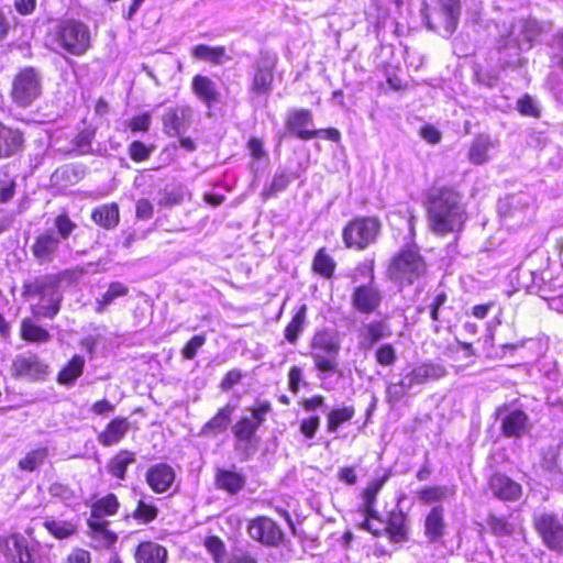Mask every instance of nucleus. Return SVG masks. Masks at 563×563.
Returning <instances> with one entry per match:
<instances>
[{
	"label": "nucleus",
	"mask_w": 563,
	"mask_h": 563,
	"mask_svg": "<svg viewBox=\"0 0 563 563\" xmlns=\"http://www.w3.org/2000/svg\"><path fill=\"white\" fill-rule=\"evenodd\" d=\"M59 247V238L53 231L40 234L32 245V254L40 263H51Z\"/></svg>",
	"instance_id": "nucleus-24"
},
{
	"label": "nucleus",
	"mask_w": 563,
	"mask_h": 563,
	"mask_svg": "<svg viewBox=\"0 0 563 563\" xmlns=\"http://www.w3.org/2000/svg\"><path fill=\"white\" fill-rule=\"evenodd\" d=\"M541 33V26L536 19L518 18L514 20L498 41L499 51H509V55H518L528 51Z\"/></svg>",
	"instance_id": "nucleus-4"
},
{
	"label": "nucleus",
	"mask_w": 563,
	"mask_h": 563,
	"mask_svg": "<svg viewBox=\"0 0 563 563\" xmlns=\"http://www.w3.org/2000/svg\"><path fill=\"white\" fill-rule=\"evenodd\" d=\"M152 148L147 147L141 141H133L129 146V154L132 161L143 162L151 155Z\"/></svg>",
	"instance_id": "nucleus-54"
},
{
	"label": "nucleus",
	"mask_w": 563,
	"mask_h": 563,
	"mask_svg": "<svg viewBox=\"0 0 563 563\" xmlns=\"http://www.w3.org/2000/svg\"><path fill=\"white\" fill-rule=\"evenodd\" d=\"M43 526L54 538L63 540L74 536L77 532L78 525L77 520L58 519V518H46L43 521Z\"/></svg>",
	"instance_id": "nucleus-33"
},
{
	"label": "nucleus",
	"mask_w": 563,
	"mask_h": 563,
	"mask_svg": "<svg viewBox=\"0 0 563 563\" xmlns=\"http://www.w3.org/2000/svg\"><path fill=\"white\" fill-rule=\"evenodd\" d=\"M275 59L262 55L254 63V75L251 84V91L257 96H266L272 91L274 80Z\"/></svg>",
	"instance_id": "nucleus-15"
},
{
	"label": "nucleus",
	"mask_w": 563,
	"mask_h": 563,
	"mask_svg": "<svg viewBox=\"0 0 563 563\" xmlns=\"http://www.w3.org/2000/svg\"><path fill=\"white\" fill-rule=\"evenodd\" d=\"M455 494V489L453 487L448 486H433L426 487L418 492V497L421 501L430 504L435 501H441L446 499Z\"/></svg>",
	"instance_id": "nucleus-44"
},
{
	"label": "nucleus",
	"mask_w": 563,
	"mask_h": 563,
	"mask_svg": "<svg viewBox=\"0 0 563 563\" xmlns=\"http://www.w3.org/2000/svg\"><path fill=\"white\" fill-rule=\"evenodd\" d=\"M312 267L318 274L330 277L333 274L335 263L333 258L324 252V249H321L313 258Z\"/></svg>",
	"instance_id": "nucleus-48"
},
{
	"label": "nucleus",
	"mask_w": 563,
	"mask_h": 563,
	"mask_svg": "<svg viewBox=\"0 0 563 563\" xmlns=\"http://www.w3.org/2000/svg\"><path fill=\"white\" fill-rule=\"evenodd\" d=\"M391 332L387 323L383 320H373L363 325L361 331L360 349L368 350L378 341L390 336Z\"/></svg>",
	"instance_id": "nucleus-25"
},
{
	"label": "nucleus",
	"mask_w": 563,
	"mask_h": 563,
	"mask_svg": "<svg viewBox=\"0 0 563 563\" xmlns=\"http://www.w3.org/2000/svg\"><path fill=\"white\" fill-rule=\"evenodd\" d=\"M498 416L500 417L501 432L507 438H520L530 429L529 417L520 409L506 410L505 412L499 409Z\"/></svg>",
	"instance_id": "nucleus-17"
},
{
	"label": "nucleus",
	"mask_w": 563,
	"mask_h": 563,
	"mask_svg": "<svg viewBox=\"0 0 563 563\" xmlns=\"http://www.w3.org/2000/svg\"><path fill=\"white\" fill-rule=\"evenodd\" d=\"M194 93L208 107L218 101L219 92L213 80L207 76L196 75L191 82Z\"/></svg>",
	"instance_id": "nucleus-30"
},
{
	"label": "nucleus",
	"mask_w": 563,
	"mask_h": 563,
	"mask_svg": "<svg viewBox=\"0 0 563 563\" xmlns=\"http://www.w3.org/2000/svg\"><path fill=\"white\" fill-rule=\"evenodd\" d=\"M307 319V306L298 308L291 321L285 329V338L289 343H296L299 334L302 332Z\"/></svg>",
	"instance_id": "nucleus-41"
},
{
	"label": "nucleus",
	"mask_w": 563,
	"mask_h": 563,
	"mask_svg": "<svg viewBox=\"0 0 563 563\" xmlns=\"http://www.w3.org/2000/svg\"><path fill=\"white\" fill-rule=\"evenodd\" d=\"M499 146L498 140L493 139L488 134L477 135L468 150V161L474 165H483L492 159L490 153Z\"/></svg>",
	"instance_id": "nucleus-21"
},
{
	"label": "nucleus",
	"mask_w": 563,
	"mask_h": 563,
	"mask_svg": "<svg viewBox=\"0 0 563 563\" xmlns=\"http://www.w3.org/2000/svg\"><path fill=\"white\" fill-rule=\"evenodd\" d=\"M137 563H166L167 550L155 542H142L135 551Z\"/></svg>",
	"instance_id": "nucleus-31"
},
{
	"label": "nucleus",
	"mask_w": 563,
	"mask_h": 563,
	"mask_svg": "<svg viewBox=\"0 0 563 563\" xmlns=\"http://www.w3.org/2000/svg\"><path fill=\"white\" fill-rule=\"evenodd\" d=\"M84 367L85 358L81 355H74L58 373L57 382L62 385H73L82 374Z\"/></svg>",
	"instance_id": "nucleus-40"
},
{
	"label": "nucleus",
	"mask_w": 563,
	"mask_h": 563,
	"mask_svg": "<svg viewBox=\"0 0 563 563\" xmlns=\"http://www.w3.org/2000/svg\"><path fill=\"white\" fill-rule=\"evenodd\" d=\"M216 484L220 489H223L230 494H236L243 488L245 479L241 474L236 472L218 470L216 474Z\"/></svg>",
	"instance_id": "nucleus-39"
},
{
	"label": "nucleus",
	"mask_w": 563,
	"mask_h": 563,
	"mask_svg": "<svg viewBox=\"0 0 563 563\" xmlns=\"http://www.w3.org/2000/svg\"><path fill=\"white\" fill-rule=\"evenodd\" d=\"M91 537L98 542V548H109L117 541V536L108 529L91 533Z\"/></svg>",
	"instance_id": "nucleus-63"
},
{
	"label": "nucleus",
	"mask_w": 563,
	"mask_h": 563,
	"mask_svg": "<svg viewBox=\"0 0 563 563\" xmlns=\"http://www.w3.org/2000/svg\"><path fill=\"white\" fill-rule=\"evenodd\" d=\"M271 410L269 402H261L251 409V417L241 418L233 427V434L239 442H250Z\"/></svg>",
	"instance_id": "nucleus-14"
},
{
	"label": "nucleus",
	"mask_w": 563,
	"mask_h": 563,
	"mask_svg": "<svg viewBox=\"0 0 563 563\" xmlns=\"http://www.w3.org/2000/svg\"><path fill=\"white\" fill-rule=\"evenodd\" d=\"M363 516L365 518L361 523L362 529L373 533L376 537L380 536L384 532V521L380 520L378 516L376 518L368 517L367 515Z\"/></svg>",
	"instance_id": "nucleus-60"
},
{
	"label": "nucleus",
	"mask_w": 563,
	"mask_h": 563,
	"mask_svg": "<svg viewBox=\"0 0 563 563\" xmlns=\"http://www.w3.org/2000/svg\"><path fill=\"white\" fill-rule=\"evenodd\" d=\"M174 481L175 472L172 466L165 463L155 464L146 472V482L157 494L167 492Z\"/></svg>",
	"instance_id": "nucleus-22"
},
{
	"label": "nucleus",
	"mask_w": 563,
	"mask_h": 563,
	"mask_svg": "<svg viewBox=\"0 0 563 563\" xmlns=\"http://www.w3.org/2000/svg\"><path fill=\"white\" fill-rule=\"evenodd\" d=\"M444 528L443 507L435 506L426 518L424 533L430 542H437L442 538Z\"/></svg>",
	"instance_id": "nucleus-32"
},
{
	"label": "nucleus",
	"mask_w": 563,
	"mask_h": 563,
	"mask_svg": "<svg viewBox=\"0 0 563 563\" xmlns=\"http://www.w3.org/2000/svg\"><path fill=\"white\" fill-rule=\"evenodd\" d=\"M119 207L115 203L103 205L95 208L91 219L103 229L110 230L119 223Z\"/></svg>",
	"instance_id": "nucleus-35"
},
{
	"label": "nucleus",
	"mask_w": 563,
	"mask_h": 563,
	"mask_svg": "<svg viewBox=\"0 0 563 563\" xmlns=\"http://www.w3.org/2000/svg\"><path fill=\"white\" fill-rule=\"evenodd\" d=\"M290 183V177L287 173L280 172L276 173L272 179V183L268 187L264 188L263 197L265 199L274 196L275 194L283 191L287 188Z\"/></svg>",
	"instance_id": "nucleus-50"
},
{
	"label": "nucleus",
	"mask_w": 563,
	"mask_h": 563,
	"mask_svg": "<svg viewBox=\"0 0 563 563\" xmlns=\"http://www.w3.org/2000/svg\"><path fill=\"white\" fill-rule=\"evenodd\" d=\"M0 552L7 563H35L26 538L19 532L0 538Z\"/></svg>",
	"instance_id": "nucleus-10"
},
{
	"label": "nucleus",
	"mask_w": 563,
	"mask_h": 563,
	"mask_svg": "<svg viewBox=\"0 0 563 563\" xmlns=\"http://www.w3.org/2000/svg\"><path fill=\"white\" fill-rule=\"evenodd\" d=\"M130 430V422L126 418H114L106 429L99 433L98 441L103 446H111L119 443Z\"/></svg>",
	"instance_id": "nucleus-29"
},
{
	"label": "nucleus",
	"mask_w": 563,
	"mask_h": 563,
	"mask_svg": "<svg viewBox=\"0 0 563 563\" xmlns=\"http://www.w3.org/2000/svg\"><path fill=\"white\" fill-rule=\"evenodd\" d=\"M55 228L62 239H67L71 232L77 228L67 214H59L55 219Z\"/></svg>",
	"instance_id": "nucleus-57"
},
{
	"label": "nucleus",
	"mask_w": 563,
	"mask_h": 563,
	"mask_svg": "<svg viewBox=\"0 0 563 563\" xmlns=\"http://www.w3.org/2000/svg\"><path fill=\"white\" fill-rule=\"evenodd\" d=\"M206 335L198 334L191 338L181 350V355L186 360L196 357L198 350L206 343Z\"/></svg>",
	"instance_id": "nucleus-53"
},
{
	"label": "nucleus",
	"mask_w": 563,
	"mask_h": 563,
	"mask_svg": "<svg viewBox=\"0 0 563 563\" xmlns=\"http://www.w3.org/2000/svg\"><path fill=\"white\" fill-rule=\"evenodd\" d=\"M517 109L520 113H522L525 115H530V117L539 115V111L536 106V102L529 96H525L523 98L518 100Z\"/></svg>",
	"instance_id": "nucleus-62"
},
{
	"label": "nucleus",
	"mask_w": 563,
	"mask_h": 563,
	"mask_svg": "<svg viewBox=\"0 0 563 563\" xmlns=\"http://www.w3.org/2000/svg\"><path fill=\"white\" fill-rule=\"evenodd\" d=\"M151 125L150 113H143L141 115L132 118L128 122V126L132 132H147Z\"/></svg>",
	"instance_id": "nucleus-61"
},
{
	"label": "nucleus",
	"mask_w": 563,
	"mask_h": 563,
	"mask_svg": "<svg viewBox=\"0 0 563 563\" xmlns=\"http://www.w3.org/2000/svg\"><path fill=\"white\" fill-rule=\"evenodd\" d=\"M135 462V454L128 450L119 451L108 462L106 468L109 474L113 477L123 481L125 478V472L129 465Z\"/></svg>",
	"instance_id": "nucleus-37"
},
{
	"label": "nucleus",
	"mask_w": 563,
	"mask_h": 563,
	"mask_svg": "<svg viewBox=\"0 0 563 563\" xmlns=\"http://www.w3.org/2000/svg\"><path fill=\"white\" fill-rule=\"evenodd\" d=\"M235 405L228 404L206 422L201 429L203 435H217L227 431L232 420V415L235 411Z\"/></svg>",
	"instance_id": "nucleus-28"
},
{
	"label": "nucleus",
	"mask_w": 563,
	"mask_h": 563,
	"mask_svg": "<svg viewBox=\"0 0 563 563\" xmlns=\"http://www.w3.org/2000/svg\"><path fill=\"white\" fill-rule=\"evenodd\" d=\"M60 282L59 275H43L24 285V294L40 300L35 314L53 319L58 313L63 299Z\"/></svg>",
	"instance_id": "nucleus-3"
},
{
	"label": "nucleus",
	"mask_w": 563,
	"mask_h": 563,
	"mask_svg": "<svg viewBox=\"0 0 563 563\" xmlns=\"http://www.w3.org/2000/svg\"><path fill=\"white\" fill-rule=\"evenodd\" d=\"M459 16V0H439V9H437L431 15H426L427 25L430 30L448 37L456 30Z\"/></svg>",
	"instance_id": "nucleus-9"
},
{
	"label": "nucleus",
	"mask_w": 563,
	"mask_h": 563,
	"mask_svg": "<svg viewBox=\"0 0 563 563\" xmlns=\"http://www.w3.org/2000/svg\"><path fill=\"white\" fill-rule=\"evenodd\" d=\"M488 526L496 536H509L512 533V526L504 518L498 516H489Z\"/></svg>",
	"instance_id": "nucleus-51"
},
{
	"label": "nucleus",
	"mask_w": 563,
	"mask_h": 563,
	"mask_svg": "<svg viewBox=\"0 0 563 563\" xmlns=\"http://www.w3.org/2000/svg\"><path fill=\"white\" fill-rule=\"evenodd\" d=\"M89 27L79 21L66 20L58 23L52 33V42L65 52L80 56L90 47Z\"/></svg>",
	"instance_id": "nucleus-5"
},
{
	"label": "nucleus",
	"mask_w": 563,
	"mask_h": 563,
	"mask_svg": "<svg viewBox=\"0 0 563 563\" xmlns=\"http://www.w3.org/2000/svg\"><path fill=\"white\" fill-rule=\"evenodd\" d=\"M428 219L430 229L437 234L460 231L465 221V210L456 191L440 188L428 199Z\"/></svg>",
	"instance_id": "nucleus-1"
},
{
	"label": "nucleus",
	"mask_w": 563,
	"mask_h": 563,
	"mask_svg": "<svg viewBox=\"0 0 563 563\" xmlns=\"http://www.w3.org/2000/svg\"><path fill=\"white\" fill-rule=\"evenodd\" d=\"M129 288L119 282H113L109 285L108 290L104 292L101 299L97 300L96 311L102 313L106 308L119 297L128 295Z\"/></svg>",
	"instance_id": "nucleus-42"
},
{
	"label": "nucleus",
	"mask_w": 563,
	"mask_h": 563,
	"mask_svg": "<svg viewBox=\"0 0 563 563\" xmlns=\"http://www.w3.org/2000/svg\"><path fill=\"white\" fill-rule=\"evenodd\" d=\"M534 526L549 549L563 552V523L554 515L538 516Z\"/></svg>",
	"instance_id": "nucleus-13"
},
{
	"label": "nucleus",
	"mask_w": 563,
	"mask_h": 563,
	"mask_svg": "<svg viewBox=\"0 0 563 563\" xmlns=\"http://www.w3.org/2000/svg\"><path fill=\"white\" fill-rule=\"evenodd\" d=\"M351 302L353 308L358 312L369 314L379 307L382 294L372 283L361 285L354 289L351 296Z\"/></svg>",
	"instance_id": "nucleus-18"
},
{
	"label": "nucleus",
	"mask_w": 563,
	"mask_h": 563,
	"mask_svg": "<svg viewBox=\"0 0 563 563\" xmlns=\"http://www.w3.org/2000/svg\"><path fill=\"white\" fill-rule=\"evenodd\" d=\"M247 530L252 539L267 545H276L283 538L280 528L274 520L267 517H258L252 520L249 523Z\"/></svg>",
	"instance_id": "nucleus-16"
},
{
	"label": "nucleus",
	"mask_w": 563,
	"mask_h": 563,
	"mask_svg": "<svg viewBox=\"0 0 563 563\" xmlns=\"http://www.w3.org/2000/svg\"><path fill=\"white\" fill-rule=\"evenodd\" d=\"M20 335L26 342L46 343L51 340V333L36 324L32 319L25 318L21 322Z\"/></svg>",
	"instance_id": "nucleus-38"
},
{
	"label": "nucleus",
	"mask_w": 563,
	"mask_h": 563,
	"mask_svg": "<svg viewBox=\"0 0 563 563\" xmlns=\"http://www.w3.org/2000/svg\"><path fill=\"white\" fill-rule=\"evenodd\" d=\"M426 262L417 246H408L393 258L388 267V275L400 284H412L426 273Z\"/></svg>",
	"instance_id": "nucleus-6"
},
{
	"label": "nucleus",
	"mask_w": 563,
	"mask_h": 563,
	"mask_svg": "<svg viewBox=\"0 0 563 563\" xmlns=\"http://www.w3.org/2000/svg\"><path fill=\"white\" fill-rule=\"evenodd\" d=\"M386 482V477L375 478L371 483H368L367 487L364 489L362 494V506L361 512L362 515H367L368 517L376 518L377 510L375 509L376 497L379 490L383 488Z\"/></svg>",
	"instance_id": "nucleus-34"
},
{
	"label": "nucleus",
	"mask_w": 563,
	"mask_h": 563,
	"mask_svg": "<svg viewBox=\"0 0 563 563\" xmlns=\"http://www.w3.org/2000/svg\"><path fill=\"white\" fill-rule=\"evenodd\" d=\"M384 532L388 534L389 540L394 543L407 541V516L401 510L390 511L388 521L384 522Z\"/></svg>",
	"instance_id": "nucleus-27"
},
{
	"label": "nucleus",
	"mask_w": 563,
	"mask_h": 563,
	"mask_svg": "<svg viewBox=\"0 0 563 563\" xmlns=\"http://www.w3.org/2000/svg\"><path fill=\"white\" fill-rule=\"evenodd\" d=\"M489 486L494 495L504 500H517L521 496V486L503 474L493 475Z\"/></svg>",
	"instance_id": "nucleus-26"
},
{
	"label": "nucleus",
	"mask_w": 563,
	"mask_h": 563,
	"mask_svg": "<svg viewBox=\"0 0 563 563\" xmlns=\"http://www.w3.org/2000/svg\"><path fill=\"white\" fill-rule=\"evenodd\" d=\"M23 134L20 130L0 122V158H10L23 148Z\"/></svg>",
	"instance_id": "nucleus-23"
},
{
	"label": "nucleus",
	"mask_w": 563,
	"mask_h": 563,
	"mask_svg": "<svg viewBox=\"0 0 563 563\" xmlns=\"http://www.w3.org/2000/svg\"><path fill=\"white\" fill-rule=\"evenodd\" d=\"M376 361L383 366H390L396 362V351L391 344L380 345L375 354Z\"/></svg>",
	"instance_id": "nucleus-52"
},
{
	"label": "nucleus",
	"mask_w": 563,
	"mask_h": 563,
	"mask_svg": "<svg viewBox=\"0 0 563 563\" xmlns=\"http://www.w3.org/2000/svg\"><path fill=\"white\" fill-rule=\"evenodd\" d=\"M191 54L197 59L210 62L216 65H222L230 59L224 46L199 44L192 48Z\"/></svg>",
	"instance_id": "nucleus-36"
},
{
	"label": "nucleus",
	"mask_w": 563,
	"mask_h": 563,
	"mask_svg": "<svg viewBox=\"0 0 563 563\" xmlns=\"http://www.w3.org/2000/svg\"><path fill=\"white\" fill-rule=\"evenodd\" d=\"M310 346V356L319 372L318 377L320 379L338 372L341 343L335 331L324 329L316 332L311 339Z\"/></svg>",
	"instance_id": "nucleus-2"
},
{
	"label": "nucleus",
	"mask_w": 563,
	"mask_h": 563,
	"mask_svg": "<svg viewBox=\"0 0 563 563\" xmlns=\"http://www.w3.org/2000/svg\"><path fill=\"white\" fill-rule=\"evenodd\" d=\"M207 550L213 555L217 563H220L221 558L224 554V544L217 537H209L205 541Z\"/></svg>",
	"instance_id": "nucleus-59"
},
{
	"label": "nucleus",
	"mask_w": 563,
	"mask_h": 563,
	"mask_svg": "<svg viewBox=\"0 0 563 563\" xmlns=\"http://www.w3.org/2000/svg\"><path fill=\"white\" fill-rule=\"evenodd\" d=\"M133 515H134V518L146 523L156 518L157 509H156V507L140 500Z\"/></svg>",
	"instance_id": "nucleus-55"
},
{
	"label": "nucleus",
	"mask_w": 563,
	"mask_h": 563,
	"mask_svg": "<svg viewBox=\"0 0 563 563\" xmlns=\"http://www.w3.org/2000/svg\"><path fill=\"white\" fill-rule=\"evenodd\" d=\"M47 456V450L36 449L30 452L25 457L20 460L19 467L23 471L33 472L41 466Z\"/></svg>",
	"instance_id": "nucleus-49"
},
{
	"label": "nucleus",
	"mask_w": 563,
	"mask_h": 563,
	"mask_svg": "<svg viewBox=\"0 0 563 563\" xmlns=\"http://www.w3.org/2000/svg\"><path fill=\"white\" fill-rule=\"evenodd\" d=\"M48 492L53 497L59 498L64 503H70L75 498L74 492L62 483H53Z\"/></svg>",
	"instance_id": "nucleus-58"
},
{
	"label": "nucleus",
	"mask_w": 563,
	"mask_h": 563,
	"mask_svg": "<svg viewBox=\"0 0 563 563\" xmlns=\"http://www.w3.org/2000/svg\"><path fill=\"white\" fill-rule=\"evenodd\" d=\"M186 191L183 187L163 189L158 192L157 203L164 208H170L180 205L185 200Z\"/></svg>",
	"instance_id": "nucleus-45"
},
{
	"label": "nucleus",
	"mask_w": 563,
	"mask_h": 563,
	"mask_svg": "<svg viewBox=\"0 0 563 563\" xmlns=\"http://www.w3.org/2000/svg\"><path fill=\"white\" fill-rule=\"evenodd\" d=\"M354 416V408L353 407H344L341 409H334L331 410L328 413V431L329 432H335L339 427L351 420Z\"/></svg>",
	"instance_id": "nucleus-47"
},
{
	"label": "nucleus",
	"mask_w": 563,
	"mask_h": 563,
	"mask_svg": "<svg viewBox=\"0 0 563 563\" xmlns=\"http://www.w3.org/2000/svg\"><path fill=\"white\" fill-rule=\"evenodd\" d=\"M380 232V222L375 217H358L350 221L343 230L346 247L364 250L375 243Z\"/></svg>",
	"instance_id": "nucleus-7"
},
{
	"label": "nucleus",
	"mask_w": 563,
	"mask_h": 563,
	"mask_svg": "<svg viewBox=\"0 0 563 563\" xmlns=\"http://www.w3.org/2000/svg\"><path fill=\"white\" fill-rule=\"evenodd\" d=\"M412 389L411 383L405 375L398 383H389L386 387V400L389 405L398 404Z\"/></svg>",
	"instance_id": "nucleus-43"
},
{
	"label": "nucleus",
	"mask_w": 563,
	"mask_h": 563,
	"mask_svg": "<svg viewBox=\"0 0 563 563\" xmlns=\"http://www.w3.org/2000/svg\"><path fill=\"white\" fill-rule=\"evenodd\" d=\"M448 371L441 363L423 362L415 365L406 375L411 383L412 388L424 385L432 380H438L446 376Z\"/></svg>",
	"instance_id": "nucleus-19"
},
{
	"label": "nucleus",
	"mask_w": 563,
	"mask_h": 563,
	"mask_svg": "<svg viewBox=\"0 0 563 563\" xmlns=\"http://www.w3.org/2000/svg\"><path fill=\"white\" fill-rule=\"evenodd\" d=\"M320 426V417L312 416L300 421V433L307 439H313Z\"/></svg>",
	"instance_id": "nucleus-56"
},
{
	"label": "nucleus",
	"mask_w": 563,
	"mask_h": 563,
	"mask_svg": "<svg viewBox=\"0 0 563 563\" xmlns=\"http://www.w3.org/2000/svg\"><path fill=\"white\" fill-rule=\"evenodd\" d=\"M312 123V113L310 110L300 109L292 111L286 121V129L296 134L300 140H311L318 136L322 131L308 130L307 126Z\"/></svg>",
	"instance_id": "nucleus-20"
},
{
	"label": "nucleus",
	"mask_w": 563,
	"mask_h": 563,
	"mask_svg": "<svg viewBox=\"0 0 563 563\" xmlns=\"http://www.w3.org/2000/svg\"><path fill=\"white\" fill-rule=\"evenodd\" d=\"M47 369L48 365L45 364L38 355L33 353L16 355L11 366V372L14 377L29 380L44 379L47 374Z\"/></svg>",
	"instance_id": "nucleus-12"
},
{
	"label": "nucleus",
	"mask_w": 563,
	"mask_h": 563,
	"mask_svg": "<svg viewBox=\"0 0 563 563\" xmlns=\"http://www.w3.org/2000/svg\"><path fill=\"white\" fill-rule=\"evenodd\" d=\"M194 110L188 104L166 108L163 117V130L169 136H181L192 123Z\"/></svg>",
	"instance_id": "nucleus-11"
},
{
	"label": "nucleus",
	"mask_w": 563,
	"mask_h": 563,
	"mask_svg": "<svg viewBox=\"0 0 563 563\" xmlns=\"http://www.w3.org/2000/svg\"><path fill=\"white\" fill-rule=\"evenodd\" d=\"M42 92L40 74L32 67L22 69L13 80L12 98L20 107L30 106Z\"/></svg>",
	"instance_id": "nucleus-8"
},
{
	"label": "nucleus",
	"mask_w": 563,
	"mask_h": 563,
	"mask_svg": "<svg viewBox=\"0 0 563 563\" xmlns=\"http://www.w3.org/2000/svg\"><path fill=\"white\" fill-rule=\"evenodd\" d=\"M227 563H257V559L249 552L236 550L231 553Z\"/></svg>",
	"instance_id": "nucleus-64"
},
{
	"label": "nucleus",
	"mask_w": 563,
	"mask_h": 563,
	"mask_svg": "<svg viewBox=\"0 0 563 563\" xmlns=\"http://www.w3.org/2000/svg\"><path fill=\"white\" fill-rule=\"evenodd\" d=\"M119 508V501L115 495L108 494L103 498L96 501L92 506L93 516L96 517H104L112 516L117 512Z\"/></svg>",
	"instance_id": "nucleus-46"
}]
</instances>
